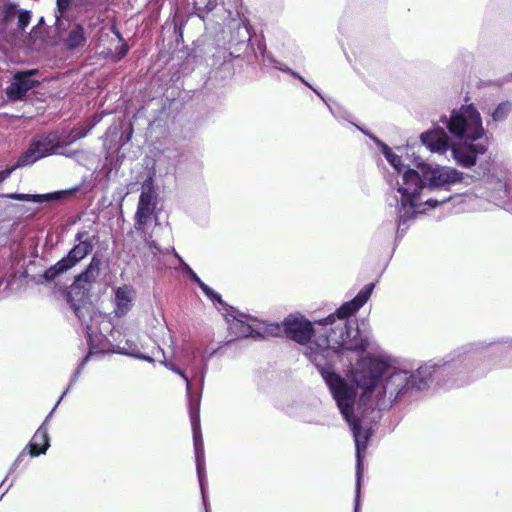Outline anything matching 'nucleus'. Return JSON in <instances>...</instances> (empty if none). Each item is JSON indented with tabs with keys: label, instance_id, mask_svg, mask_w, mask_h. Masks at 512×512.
Segmentation results:
<instances>
[{
	"label": "nucleus",
	"instance_id": "16",
	"mask_svg": "<svg viewBox=\"0 0 512 512\" xmlns=\"http://www.w3.org/2000/svg\"><path fill=\"white\" fill-rule=\"evenodd\" d=\"M70 193H71L70 191H59V192L48 193V194H39V195L10 193V194H6L4 196L7 198H10V199H13V200H18V201L44 203V202H49V201L60 200Z\"/></svg>",
	"mask_w": 512,
	"mask_h": 512
},
{
	"label": "nucleus",
	"instance_id": "34",
	"mask_svg": "<svg viewBox=\"0 0 512 512\" xmlns=\"http://www.w3.org/2000/svg\"><path fill=\"white\" fill-rule=\"evenodd\" d=\"M54 410H56V407H53V410H52V411L50 412V414L46 417V418H48V420L50 419V417H51L52 413L54 412Z\"/></svg>",
	"mask_w": 512,
	"mask_h": 512
},
{
	"label": "nucleus",
	"instance_id": "4",
	"mask_svg": "<svg viewBox=\"0 0 512 512\" xmlns=\"http://www.w3.org/2000/svg\"><path fill=\"white\" fill-rule=\"evenodd\" d=\"M215 351L208 352L207 349L204 350H193L187 359V366L190 368L193 373V377L198 380L199 383V393L194 398L192 395V384L190 379L184 370L179 368L176 364L171 361H167L166 356L164 354L163 349L158 347L155 351L152 352V356H147L144 354L135 355L137 358L163 364L169 370L178 374L184 381L186 385V394L189 403V411H190V419L193 430V440H194V451H195V460H196V468L198 474V480L200 484L201 494L206 505L205 499V457H204V445L202 440V435L200 431V400L201 394L204 387L205 377L208 368V361L213 356Z\"/></svg>",
	"mask_w": 512,
	"mask_h": 512
},
{
	"label": "nucleus",
	"instance_id": "13",
	"mask_svg": "<svg viewBox=\"0 0 512 512\" xmlns=\"http://www.w3.org/2000/svg\"><path fill=\"white\" fill-rule=\"evenodd\" d=\"M257 319L247 315L234 316L229 324L231 331L238 337H255Z\"/></svg>",
	"mask_w": 512,
	"mask_h": 512
},
{
	"label": "nucleus",
	"instance_id": "28",
	"mask_svg": "<svg viewBox=\"0 0 512 512\" xmlns=\"http://www.w3.org/2000/svg\"><path fill=\"white\" fill-rule=\"evenodd\" d=\"M173 252H174V255L175 257L180 261V263L184 266V269L186 271V273L191 277L195 272L190 268L189 265H187L183 259L175 252V250L173 249Z\"/></svg>",
	"mask_w": 512,
	"mask_h": 512
},
{
	"label": "nucleus",
	"instance_id": "20",
	"mask_svg": "<svg viewBox=\"0 0 512 512\" xmlns=\"http://www.w3.org/2000/svg\"><path fill=\"white\" fill-rule=\"evenodd\" d=\"M85 42V33L83 27L73 25L65 39V45L68 49H75Z\"/></svg>",
	"mask_w": 512,
	"mask_h": 512
},
{
	"label": "nucleus",
	"instance_id": "6",
	"mask_svg": "<svg viewBox=\"0 0 512 512\" xmlns=\"http://www.w3.org/2000/svg\"><path fill=\"white\" fill-rule=\"evenodd\" d=\"M63 142L57 133H48L34 137L28 148L18 157L16 167L30 166L36 161L52 154H59Z\"/></svg>",
	"mask_w": 512,
	"mask_h": 512
},
{
	"label": "nucleus",
	"instance_id": "25",
	"mask_svg": "<svg viewBox=\"0 0 512 512\" xmlns=\"http://www.w3.org/2000/svg\"><path fill=\"white\" fill-rule=\"evenodd\" d=\"M16 6L13 5V4H8V5H5L4 7V10H3V21L5 23H8L10 22L11 20H13L16 16Z\"/></svg>",
	"mask_w": 512,
	"mask_h": 512
},
{
	"label": "nucleus",
	"instance_id": "18",
	"mask_svg": "<svg viewBox=\"0 0 512 512\" xmlns=\"http://www.w3.org/2000/svg\"><path fill=\"white\" fill-rule=\"evenodd\" d=\"M87 334L89 338L90 354L105 353L111 350V344L108 338L102 333H95L90 325H87Z\"/></svg>",
	"mask_w": 512,
	"mask_h": 512
},
{
	"label": "nucleus",
	"instance_id": "17",
	"mask_svg": "<svg viewBox=\"0 0 512 512\" xmlns=\"http://www.w3.org/2000/svg\"><path fill=\"white\" fill-rule=\"evenodd\" d=\"M101 260L94 256L87 268L79 274L75 279V284L78 287H83L84 284L94 283L100 275Z\"/></svg>",
	"mask_w": 512,
	"mask_h": 512
},
{
	"label": "nucleus",
	"instance_id": "9",
	"mask_svg": "<svg viewBox=\"0 0 512 512\" xmlns=\"http://www.w3.org/2000/svg\"><path fill=\"white\" fill-rule=\"evenodd\" d=\"M421 143L432 153L439 155L446 154L457 145L451 144L449 136L440 127L430 129L420 135Z\"/></svg>",
	"mask_w": 512,
	"mask_h": 512
},
{
	"label": "nucleus",
	"instance_id": "5",
	"mask_svg": "<svg viewBox=\"0 0 512 512\" xmlns=\"http://www.w3.org/2000/svg\"><path fill=\"white\" fill-rule=\"evenodd\" d=\"M440 122L446 126L450 134L463 141L461 147L452 148V157L462 167L470 168L476 164L478 155L488 149L487 138L482 119L473 104L463 105L454 109L450 116H443Z\"/></svg>",
	"mask_w": 512,
	"mask_h": 512
},
{
	"label": "nucleus",
	"instance_id": "37",
	"mask_svg": "<svg viewBox=\"0 0 512 512\" xmlns=\"http://www.w3.org/2000/svg\"><path fill=\"white\" fill-rule=\"evenodd\" d=\"M465 198H467V199H469V200H471V199H472V197H470L469 195H466V196H465Z\"/></svg>",
	"mask_w": 512,
	"mask_h": 512
},
{
	"label": "nucleus",
	"instance_id": "8",
	"mask_svg": "<svg viewBox=\"0 0 512 512\" xmlns=\"http://www.w3.org/2000/svg\"><path fill=\"white\" fill-rule=\"evenodd\" d=\"M155 198L152 186L143 185L135 214L134 226L137 231H144L146 225L151 221L156 208Z\"/></svg>",
	"mask_w": 512,
	"mask_h": 512
},
{
	"label": "nucleus",
	"instance_id": "38",
	"mask_svg": "<svg viewBox=\"0 0 512 512\" xmlns=\"http://www.w3.org/2000/svg\"><path fill=\"white\" fill-rule=\"evenodd\" d=\"M105 324H106L107 328L110 327V323L109 322H105Z\"/></svg>",
	"mask_w": 512,
	"mask_h": 512
},
{
	"label": "nucleus",
	"instance_id": "22",
	"mask_svg": "<svg viewBox=\"0 0 512 512\" xmlns=\"http://www.w3.org/2000/svg\"><path fill=\"white\" fill-rule=\"evenodd\" d=\"M511 111V104L509 102L500 103L492 113V118L495 122L503 121L507 118Z\"/></svg>",
	"mask_w": 512,
	"mask_h": 512
},
{
	"label": "nucleus",
	"instance_id": "19",
	"mask_svg": "<svg viewBox=\"0 0 512 512\" xmlns=\"http://www.w3.org/2000/svg\"><path fill=\"white\" fill-rule=\"evenodd\" d=\"M192 4L197 14L204 18V13H208L216 8L218 0H192ZM221 4L223 6L232 5L237 8L240 5V0H221Z\"/></svg>",
	"mask_w": 512,
	"mask_h": 512
},
{
	"label": "nucleus",
	"instance_id": "11",
	"mask_svg": "<svg viewBox=\"0 0 512 512\" xmlns=\"http://www.w3.org/2000/svg\"><path fill=\"white\" fill-rule=\"evenodd\" d=\"M36 73L35 70H30L22 73H17L11 84L6 89V94L11 100L21 99L30 89L35 87L38 82L32 80L31 77Z\"/></svg>",
	"mask_w": 512,
	"mask_h": 512
},
{
	"label": "nucleus",
	"instance_id": "2",
	"mask_svg": "<svg viewBox=\"0 0 512 512\" xmlns=\"http://www.w3.org/2000/svg\"><path fill=\"white\" fill-rule=\"evenodd\" d=\"M374 284L365 285L351 300L338 308L336 314L312 325L302 316L290 315L284 322V331L290 339L304 346V354L321 374L341 414H347L353 400V387L347 377L333 368L349 353H362L368 346L355 320L348 317L358 311L370 298Z\"/></svg>",
	"mask_w": 512,
	"mask_h": 512
},
{
	"label": "nucleus",
	"instance_id": "23",
	"mask_svg": "<svg viewBox=\"0 0 512 512\" xmlns=\"http://www.w3.org/2000/svg\"><path fill=\"white\" fill-rule=\"evenodd\" d=\"M17 16H18V28L20 30H24L30 23L31 14L29 11L23 10V11H19Z\"/></svg>",
	"mask_w": 512,
	"mask_h": 512
},
{
	"label": "nucleus",
	"instance_id": "26",
	"mask_svg": "<svg viewBox=\"0 0 512 512\" xmlns=\"http://www.w3.org/2000/svg\"><path fill=\"white\" fill-rule=\"evenodd\" d=\"M200 288L209 299H211L212 301L221 302L220 295L213 291L208 285H206L205 283H201Z\"/></svg>",
	"mask_w": 512,
	"mask_h": 512
},
{
	"label": "nucleus",
	"instance_id": "33",
	"mask_svg": "<svg viewBox=\"0 0 512 512\" xmlns=\"http://www.w3.org/2000/svg\"><path fill=\"white\" fill-rule=\"evenodd\" d=\"M127 52V49L126 48H123L122 51L120 52L121 56L123 57Z\"/></svg>",
	"mask_w": 512,
	"mask_h": 512
},
{
	"label": "nucleus",
	"instance_id": "12",
	"mask_svg": "<svg viewBox=\"0 0 512 512\" xmlns=\"http://www.w3.org/2000/svg\"><path fill=\"white\" fill-rule=\"evenodd\" d=\"M226 11L230 19L229 27L236 30L235 35L231 36V41L235 43L249 41L251 32L248 18L238 9L235 13L228 8Z\"/></svg>",
	"mask_w": 512,
	"mask_h": 512
},
{
	"label": "nucleus",
	"instance_id": "39",
	"mask_svg": "<svg viewBox=\"0 0 512 512\" xmlns=\"http://www.w3.org/2000/svg\"><path fill=\"white\" fill-rule=\"evenodd\" d=\"M66 394V391L60 396V400L63 399V396Z\"/></svg>",
	"mask_w": 512,
	"mask_h": 512
},
{
	"label": "nucleus",
	"instance_id": "14",
	"mask_svg": "<svg viewBox=\"0 0 512 512\" xmlns=\"http://www.w3.org/2000/svg\"><path fill=\"white\" fill-rule=\"evenodd\" d=\"M356 497L354 512H359L360 484L363 472V458L367 449V437L356 434Z\"/></svg>",
	"mask_w": 512,
	"mask_h": 512
},
{
	"label": "nucleus",
	"instance_id": "7",
	"mask_svg": "<svg viewBox=\"0 0 512 512\" xmlns=\"http://www.w3.org/2000/svg\"><path fill=\"white\" fill-rule=\"evenodd\" d=\"M86 235V232L77 233L76 240L79 243L70 250L66 257L62 258L45 272L46 279H53L58 274L69 270L91 253L93 244L91 241L84 239Z\"/></svg>",
	"mask_w": 512,
	"mask_h": 512
},
{
	"label": "nucleus",
	"instance_id": "32",
	"mask_svg": "<svg viewBox=\"0 0 512 512\" xmlns=\"http://www.w3.org/2000/svg\"><path fill=\"white\" fill-rule=\"evenodd\" d=\"M24 456H25V451H22V452L19 454V456L17 457V459L15 460L14 465H15V466H16V465H18V464L21 462V460H22V458H23Z\"/></svg>",
	"mask_w": 512,
	"mask_h": 512
},
{
	"label": "nucleus",
	"instance_id": "15",
	"mask_svg": "<svg viewBox=\"0 0 512 512\" xmlns=\"http://www.w3.org/2000/svg\"><path fill=\"white\" fill-rule=\"evenodd\" d=\"M47 423L48 418H46L44 422L40 425V427L37 429L29 443V453L33 457L38 456L40 454H45L49 447Z\"/></svg>",
	"mask_w": 512,
	"mask_h": 512
},
{
	"label": "nucleus",
	"instance_id": "30",
	"mask_svg": "<svg viewBox=\"0 0 512 512\" xmlns=\"http://www.w3.org/2000/svg\"><path fill=\"white\" fill-rule=\"evenodd\" d=\"M194 282H196L198 284L199 287H201V283H204L196 273H194L191 277H190Z\"/></svg>",
	"mask_w": 512,
	"mask_h": 512
},
{
	"label": "nucleus",
	"instance_id": "10",
	"mask_svg": "<svg viewBox=\"0 0 512 512\" xmlns=\"http://www.w3.org/2000/svg\"><path fill=\"white\" fill-rule=\"evenodd\" d=\"M136 300V290L130 284H122L113 288V307L117 317L127 315L133 308Z\"/></svg>",
	"mask_w": 512,
	"mask_h": 512
},
{
	"label": "nucleus",
	"instance_id": "3",
	"mask_svg": "<svg viewBox=\"0 0 512 512\" xmlns=\"http://www.w3.org/2000/svg\"><path fill=\"white\" fill-rule=\"evenodd\" d=\"M381 149L389 164L398 173L395 190L398 212V232L402 226L418 214L427 209L435 208L453 198L451 196L441 199L430 196L432 192L448 189L451 184L462 180L463 174L451 167L420 163L418 170L407 168L401 156L394 153L389 146L370 136Z\"/></svg>",
	"mask_w": 512,
	"mask_h": 512
},
{
	"label": "nucleus",
	"instance_id": "29",
	"mask_svg": "<svg viewBox=\"0 0 512 512\" xmlns=\"http://www.w3.org/2000/svg\"><path fill=\"white\" fill-rule=\"evenodd\" d=\"M146 242H147V244H148L149 248L151 249V252H152L154 255H156V254H157V252H159V251H160V249L157 247V245H156V243H155L154 241L146 239Z\"/></svg>",
	"mask_w": 512,
	"mask_h": 512
},
{
	"label": "nucleus",
	"instance_id": "24",
	"mask_svg": "<svg viewBox=\"0 0 512 512\" xmlns=\"http://www.w3.org/2000/svg\"><path fill=\"white\" fill-rule=\"evenodd\" d=\"M274 67L278 70H281V71H284V72H288L290 73L293 77L295 78H298L302 83H304L306 86H308L309 88L313 89L312 86L303 78L301 77L298 73L292 71L290 68H288L286 65H282L280 64L279 62H275L274 64Z\"/></svg>",
	"mask_w": 512,
	"mask_h": 512
},
{
	"label": "nucleus",
	"instance_id": "35",
	"mask_svg": "<svg viewBox=\"0 0 512 512\" xmlns=\"http://www.w3.org/2000/svg\"><path fill=\"white\" fill-rule=\"evenodd\" d=\"M7 489L4 490V492L0 495V499L3 498L4 494L6 493Z\"/></svg>",
	"mask_w": 512,
	"mask_h": 512
},
{
	"label": "nucleus",
	"instance_id": "27",
	"mask_svg": "<svg viewBox=\"0 0 512 512\" xmlns=\"http://www.w3.org/2000/svg\"><path fill=\"white\" fill-rule=\"evenodd\" d=\"M71 0H57V9L60 14L69 8Z\"/></svg>",
	"mask_w": 512,
	"mask_h": 512
},
{
	"label": "nucleus",
	"instance_id": "21",
	"mask_svg": "<svg viewBox=\"0 0 512 512\" xmlns=\"http://www.w3.org/2000/svg\"><path fill=\"white\" fill-rule=\"evenodd\" d=\"M92 126L93 125H80L73 128L67 136L61 137L64 147L74 143L81 138H84L91 130Z\"/></svg>",
	"mask_w": 512,
	"mask_h": 512
},
{
	"label": "nucleus",
	"instance_id": "31",
	"mask_svg": "<svg viewBox=\"0 0 512 512\" xmlns=\"http://www.w3.org/2000/svg\"><path fill=\"white\" fill-rule=\"evenodd\" d=\"M10 174V171L7 170V171H1L0 172V182H2L3 180H5Z\"/></svg>",
	"mask_w": 512,
	"mask_h": 512
},
{
	"label": "nucleus",
	"instance_id": "36",
	"mask_svg": "<svg viewBox=\"0 0 512 512\" xmlns=\"http://www.w3.org/2000/svg\"><path fill=\"white\" fill-rule=\"evenodd\" d=\"M313 90L317 93L318 96H320L322 98V96L320 95V92L316 91L315 89H313Z\"/></svg>",
	"mask_w": 512,
	"mask_h": 512
},
{
	"label": "nucleus",
	"instance_id": "1",
	"mask_svg": "<svg viewBox=\"0 0 512 512\" xmlns=\"http://www.w3.org/2000/svg\"><path fill=\"white\" fill-rule=\"evenodd\" d=\"M483 348L482 343L463 346L441 360L425 363L414 373L394 367L391 357L385 354H368L357 359L347 370L353 400L347 414H342L354 441L357 433L366 436L367 442L370 439V429L363 425L367 411L388 409L410 389H426L441 377L469 369L478 361Z\"/></svg>",
	"mask_w": 512,
	"mask_h": 512
}]
</instances>
